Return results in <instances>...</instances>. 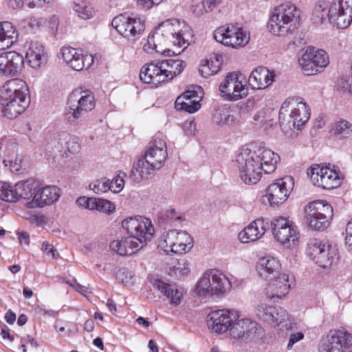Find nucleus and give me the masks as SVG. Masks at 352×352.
<instances>
[{"label":"nucleus","instance_id":"obj_1","mask_svg":"<svg viewBox=\"0 0 352 352\" xmlns=\"http://www.w3.org/2000/svg\"><path fill=\"white\" fill-rule=\"evenodd\" d=\"M328 19L338 28H346L352 22V0H334L329 6L324 0L318 1L313 8L311 20L320 25Z\"/></svg>","mask_w":352,"mask_h":352},{"label":"nucleus","instance_id":"obj_2","mask_svg":"<svg viewBox=\"0 0 352 352\" xmlns=\"http://www.w3.org/2000/svg\"><path fill=\"white\" fill-rule=\"evenodd\" d=\"M29 90L20 79L6 82L0 90V106L3 115L10 119L17 117L28 107Z\"/></svg>","mask_w":352,"mask_h":352},{"label":"nucleus","instance_id":"obj_3","mask_svg":"<svg viewBox=\"0 0 352 352\" xmlns=\"http://www.w3.org/2000/svg\"><path fill=\"white\" fill-rule=\"evenodd\" d=\"M155 30L160 47L172 45L184 50L192 40L190 27L176 19L163 21Z\"/></svg>","mask_w":352,"mask_h":352},{"label":"nucleus","instance_id":"obj_4","mask_svg":"<svg viewBox=\"0 0 352 352\" xmlns=\"http://www.w3.org/2000/svg\"><path fill=\"white\" fill-rule=\"evenodd\" d=\"M297 8L290 3H283L272 12L267 21L268 31L274 36L285 38L297 28Z\"/></svg>","mask_w":352,"mask_h":352},{"label":"nucleus","instance_id":"obj_5","mask_svg":"<svg viewBox=\"0 0 352 352\" xmlns=\"http://www.w3.org/2000/svg\"><path fill=\"white\" fill-rule=\"evenodd\" d=\"M310 118V111L307 104L301 98H289L282 104L278 119L282 124L287 125L291 129H298Z\"/></svg>","mask_w":352,"mask_h":352},{"label":"nucleus","instance_id":"obj_6","mask_svg":"<svg viewBox=\"0 0 352 352\" xmlns=\"http://www.w3.org/2000/svg\"><path fill=\"white\" fill-rule=\"evenodd\" d=\"M231 287L229 279L217 270L206 271L197 283L196 294L204 298L221 296Z\"/></svg>","mask_w":352,"mask_h":352},{"label":"nucleus","instance_id":"obj_7","mask_svg":"<svg viewBox=\"0 0 352 352\" xmlns=\"http://www.w3.org/2000/svg\"><path fill=\"white\" fill-rule=\"evenodd\" d=\"M333 208L324 200H316L304 208V219L313 230H323L328 227L333 217Z\"/></svg>","mask_w":352,"mask_h":352},{"label":"nucleus","instance_id":"obj_8","mask_svg":"<svg viewBox=\"0 0 352 352\" xmlns=\"http://www.w3.org/2000/svg\"><path fill=\"white\" fill-rule=\"evenodd\" d=\"M272 234L275 240L283 248L294 250L300 243V233L297 226L288 218L278 217L271 221Z\"/></svg>","mask_w":352,"mask_h":352},{"label":"nucleus","instance_id":"obj_9","mask_svg":"<svg viewBox=\"0 0 352 352\" xmlns=\"http://www.w3.org/2000/svg\"><path fill=\"white\" fill-rule=\"evenodd\" d=\"M159 247L167 254H182L192 249L193 239L184 230H170L162 234Z\"/></svg>","mask_w":352,"mask_h":352},{"label":"nucleus","instance_id":"obj_10","mask_svg":"<svg viewBox=\"0 0 352 352\" xmlns=\"http://www.w3.org/2000/svg\"><path fill=\"white\" fill-rule=\"evenodd\" d=\"M216 41L234 49L245 47L250 41V34L238 24L229 23L217 28L213 33Z\"/></svg>","mask_w":352,"mask_h":352},{"label":"nucleus","instance_id":"obj_11","mask_svg":"<svg viewBox=\"0 0 352 352\" xmlns=\"http://www.w3.org/2000/svg\"><path fill=\"white\" fill-rule=\"evenodd\" d=\"M314 185L323 189L331 190L340 186L342 177L335 166L315 164L307 172Z\"/></svg>","mask_w":352,"mask_h":352},{"label":"nucleus","instance_id":"obj_12","mask_svg":"<svg viewBox=\"0 0 352 352\" xmlns=\"http://www.w3.org/2000/svg\"><path fill=\"white\" fill-rule=\"evenodd\" d=\"M298 63L305 75H315L327 67L329 58L324 50L308 46L303 50Z\"/></svg>","mask_w":352,"mask_h":352},{"label":"nucleus","instance_id":"obj_13","mask_svg":"<svg viewBox=\"0 0 352 352\" xmlns=\"http://www.w3.org/2000/svg\"><path fill=\"white\" fill-rule=\"evenodd\" d=\"M69 119L77 120L96 107L94 94L89 90H75L67 100Z\"/></svg>","mask_w":352,"mask_h":352},{"label":"nucleus","instance_id":"obj_14","mask_svg":"<svg viewBox=\"0 0 352 352\" xmlns=\"http://www.w3.org/2000/svg\"><path fill=\"white\" fill-rule=\"evenodd\" d=\"M240 177L246 184H256L261 178V164H259L251 151L243 149L236 157Z\"/></svg>","mask_w":352,"mask_h":352},{"label":"nucleus","instance_id":"obj_15","mask_svg":"<svg viewBox=\"0 0 352 352\" xmlns=\"http://www.w3.org/2000/svg\"><path fill=\"white\" fill-rule=\"evenodd\" d=\"M111 24L121 36L128 40L140 37L145 30L144 20L140 17L126 14L115 16Z\"/></svg>","mask_w":352,"mask_h":352},{"label":"nucleus","instance_id":"obj_16","mask_svg":"<svg viewBox=\"0 0 352 352\" xmlns=\"http://www.w3.org/2000/svg\"><path fill=\"white\" fill-rule=\"evenodd\" d=\"M122 226L132 236L135 237L142 246L147 241L151 240L155 232L151 221L142 216L124 219L122 221Z\"/></svg>","mask_w":352,"mask_h":352},{"label":"nucleus","instance_id":"obj_17","mask_svg":"<svg viewBox=\"0 0 352 352\" xmlns=\"http://www.w3.org/2000/svg\"><path fill=\"white\" fill-rule=\"evenodd\" d=\"M238 319V312L234 309H223L213 311L208 315L207 324L214 333L221 335L229 331L233 322Z\"/></svg>","mask_w":352,"mask_h":352},{"label":"nucleus","instance_id":"obj_18","mask_svg":"<svg viewBox=\"0 0 352 352\" xmlns=\"http://www.w3.org/2000/svg\"><path fill=\"white\" fill-rule=\"evenodd\" d=\"M294 186L291 176H285L276 179L270 184L265 190V196L271 206L283 204L289 197Z\"/></svg>","mask_w":352,"mask_h":352},{"label":"nucleus","instance_id":"obj_19","mask_svg":"<svg viewBox=\"0 0 352 352\" xmlns=\"http://www.w3.org/2000/svg\"><path fill=\"white\" fill-rule=\"evenodd\" d=\"M61 56L64 62L72 69L81 71L89 69L94 63V57L91 54H83L70 46H64L60 50Z\"/></svg>","mask_w":352,"mask_h":352},{"label":"nucleus","instance_id":"obj_20","mask_svg":"<svg viewBox=\"0 0 352 352\" xmlns=\"http://www.w3.org/2000/svg\"><path fill=\"white\" fill-rule=\"evenodd\" d=\"M219 90L229 100H239L248 94V89L236 74H228L219 85Z\"/></svg>","mask_w":352,"mask_h":352},{"label":"nucleus","instance_id":"obj_21","mask_svg":"<svg viewBox=\"0 0 352 352\" xmlns=\"http://www.w3.org/2000/svg\"><path fill=\"white\" fill-rule=\"evenodd\" d=\"M351 340V334L344 329L331 331L322 338L319 352H343L346 343Z\"/></svg>","mask_w":352,"mask_h":352},{"label":"nucleus","instance_id":"obj_22","mask_svg":"<svg viewBox=\"0 0 352 352\" xmlns=\"http://www.w3.org/2000/svg\"><path fill=\"white\" fill-rule=\"evenodd\" d=\"M144 157L151 166L158 170L163 167L168 157L165 140L157 138L151 141L144 154Z\"/></svg>","mask_w":352,"mask_h":352},{"label":"nucleus","instance_id":"obj_23","mask_svg":"<svg viewBox=\"0 0 352 352\" xmlns=\"http://www.w3.org/2000/svg\"><path fill=\"white\" fill-rule=\"evenodd\" d=\"M268 229V220L258 218L239 232L238 239L242 243L255 242L262 238Z\"/></svg>","mask_w":352,"mask_h":352},{"label":"nucleus","instance_id":"obj_24","mask_svg":"<svg viewBox=\"0 0 352 352\" xmlns=\"http://www.w3.org/2000/svg\"><path fill=\"white\" fill-rule=\"evenodd\" d=\"M290 289L289 275L286 273H278L267 283L265 291L266 296L276 302L285 296Z\"/></svg>","mask_w":352,"mask_h":352},{"label":"nucleus","instance_id":"obj_25","mask_svg":"<svg viewBox=\"0 0 352 352\" xmlns=\"http://www.w3.org/2000/svg\"><path fill=\"white\" fill-rule=\"evenodd\" d=\"M60 197L59 189L54 186H47L39 188L37 185L36 192L33 199L26 206L30 208H42L56 201Z\"/></svg>","mask_w":352,"mask_h":352},{"label":"nucleus","instance_id":"obj_26","mask_svg":"<svg viewBox=\"0 0 352 352\" xmlns=\"http://www.w3.org/2000/svg\"><path fill=\"white\" fill-rule=\"evenodd\" d=\"M261 328L256 322L250 318H243L238 319L233 322L232 327L230 329V336L232 338L238 339L243 337L254 338L259 332Z\"/></svg>","mask_w":352,"mask_h":352},{"label":"nucleus","instance_id":"obj_27","mask_svg":"<svg viewBox=\"0 0 352 352\" xmlns=\"http://www.w3.org/2000/svg\"><path fill=\"white\" fill-rule=\"evenodd\" d=\"M276 77V74L274 71L259 67L251 72L248 82L253 89H264L275 81Z\"/></svg>","mask_w":352,"mask_h":352},{"label":"nucleus","instance_id":"obj_28","mask_svg":"<svg viewBox=\"0 0 352 352\" xmlns=\"http://www.w3.org/2000/svg\"><path fill=\"white\" fill-rule=\"evenodd\" d=\"M25 58L31 67L38 69L47 63V55L41 43L32 41L26 49Z\"/></svg>","mask_w":352,"mask_h":352},{"label":"nucleus","instance_id":"obj_29","mask_svg":"<svg viewBox=\"0 0 352 352\" xmlns=\"http://www.w3.org/2000/svg\"><path fill=\"white\" fill-rule=\"evenodd\" d=\"M253 155L259 164H261V169L266 174L273 173L280 160L279 155L265 147H259L252 151Z\"/></svg>","mask_w":352,"mask_h":352},{"label":"nucleus","instance_id":"obj_30","mask_svg":"<svg viewBox=\"0 0 352 352\" xmlns=\"http://www.w3.org/2000/svg\"><path fill=\"white\" fill-rule=\"evenodd\" d=\"M160 62L144 65L140 73V78L144 83L155 86L165 81Z\"/></svg>","mask_w":352,"mask_h":352},{"label":"nucleus","instance_id":"obj_31","mask_svg":"<svg viewBox=\"0 0 352 352\" xmlns=\"http://www.w3.org/2000/svg\"><path fill=\"white\" fill-rule=\"evenodd\" d=\"M143 246L138 239L131 235L121 239L113 240L110 243V249L120 256L131 254Z\"/></svg>","mask_w":352,"mask_h":352},{"label":"nucleus","instance_id":"obj_32","mask_svg":"<svg viewBox=\"0 0 352 352\" xmlns=\"http://www.w3.org/2000/svg\"><path fill=\"white\" fill-rule=\"evenodd\" d=\"M38 183L32 180L19 182L14 187L11 186L10 202H15L19 199H33L36 192Z\"/></svg>","mask_w":352,"mask_h":352},{"label":"nucleus","instance_id":"obj_33","mask_svg":"<svg viewBox=\"0 0 352 352\" xmlns=\"http://www.w3.org/2000/svg\"><path fill=\"white\" fill-rule=\"evenodd\" d=\"M175 107L177 110L193 113L198 111L201 107L199 97L195 94V91H187L177 97L175 102Z\"/></svg>","mask_w":352,"mask_h":352},{"label":"nucleus","instance_id":"obj_34","mask_svg":"<svg viewBox=\"0 0 352 352\" xmlns=\"http://www.w3.org/2000/svg\"><path fill=\"white\" fill-rule=\"evenodd\" d=\"M17 38L18 32L10 22L0 23V50L11 47Z\"/></svg>","mask_w":352,"mask_h":352},{"label":"nucleus","instance_id":"obj_35","mask_svg":"<svg viewBox=\"0 0 352 352\" xmlns=\"http://www.w3.org/2000/svg\"><path fill=\"white\" fill-rule=\"evenodd\" d=\"M154 288L162 293L173 305H177L181 302L182 294L175 285H170L160 279H155L153 282Z\"/></svg>","mask_w":352,"mask_h":352},{"label":"nucleus","instance_id":"obj_36","mask_svg":"<svg viewBox=\"0 0 352 352\" xmlns=\"http://www.w3.org/2000/svg\"><path fill=\"white\" fill-rule=\"evenodd\" d=\"M278 267V261L271 256L260 258L256 265L258 274L263 278H267L270 275L276 272Z\"/></svg>","mask_w":352,"mask_h":352},{"label":"nucleus","instance_id":"obj_37","mask_svg":"<svg viewBox=\"0 0 352 352\" xmlns=\"http://www.w3.org/2000/svg\"><path fill=\"white\" fill-rule=\"evenodd\" d=\"M165 81L173 79L182 72L186 67L185 63L179 59H167L160 61Z\"/></svg>","mask_w":352,"mask_h":352},{"label":"nucleus","instance_id":"obj_38","mask_svg":"<svg viewBox=\"0 0 352 352\" xmlns=\"http://www.w3.org/2000/svg\"><path fill=\"white\" fill-rule=\"evenodd\" d=\"M155 170L157 169L151 166L143 157L142 159L138 160L134 164L131 170V177L134 181L140 182L153 175Z\"/></svg>","mask_w":352,"mask_h":352},{"label":"nucleus","instance_id":"obj_39","mask_svg":"<svg viewBox=\"0 0 352 352\" xmlns=\"http://www.w3.org/2000/svg\"><path fill=\"white\" fill-rule=\"evenodd\" d=\"M6 72L9 76H15L21 72L23 67L24 60L22 55L16 52L6 53Z\"/></svg>","mask_w":352,"mask_h":352},{"label":"nucleus","instance_id":"obj_40","mask_svg":"<svg viewBox=\"0 0 352 352\" xmlns=\"http://www.w3.org/2000/svg\"><path fill=\"white\" fill-rule=\"evenodd\" d=\"M338 259V250L336 245L329 244L327 248L320 254V257L316 261L319 267L329 269Z\"/></svg>","mask_w":352,"mask_h":352},{"label":"nucleus","instance_id":"obj_41","mask_svg":"<svg viewBox=\"0 0 352 352\" xmlns=\"http://www.w3.org/2000/svg\"><path fill=\"white\" fill-rule=\"evenodd\" d=\"M219 56L214 54L209 58L202 60L199 65V73L204 78L216 74L220 69Z\"/></svg>","mask_w":352,"mask_h":352},{"label":"nucleus","instance_id":"obj_42","mask_svg":"<svg viewBox=\"0 0 352 352\" xmlns=\"http://www.w3.org/2000/svg\"><path fill=\"white\" fill-rule=\"evenodd\" d=\"M329 243L318 239H311L307 243L306 254L314 263L320 257V254L327 248Z\"/></svg>","mask_w":352,"mask_h":352},{"label":"nucleus","instance_id":"obj_43","mask_svg":"<svg viewBox=\"0 0 352 352\" xmlns=\"http://www.w3.org/2000/svg\"><path fill=\"white\" fill-rule=\"evenodd\" d=\"M273 318L270 324L280 327V329L288 330L291 328L287 311L282 307H274Z\"/></svg>","mask_w":352,"mask_h":352},{"label":"nucleus","instance_id":"obj_44","mask_svg":"<svg viewBox=\"0 0 352 352\" xmlns=\"http://www.w3.org/2000/svg\"><path fill=\"white\" fill-rule=\"evenodd\" d=\"M72 8L82 19H89L94 16V11L92 6L83 0H74Z\"/></svg>","mask_w":352,"mask_h":352},{"label":"nucleus","instance_id":"obj_45","mask_svg":"<svg viewBox=\"0 0 352 352\" xmlns=\"http://www.w3.org/2000/svg\"><path fill=\"white\" fill-rule=\"evenodd\" d=\"M59 141L62 146L67 148L72 153H77L80 149V144L76 137L63 133L59 135Z\"/></svg>","mask_w":352,"mask_h":352},{"label":"nucleus","instance_id":"obj_46","mask_svg":"<svg viewBox=\"0 0 352 352\" xmlns=\"http://www.w3.org/2000/svg\"><path fill=\"white\" fill-rule=\"evenodd\" d=\"M2 160L6 166H9L15 171H19L22 168V158L16 155L14 147L8 151Z\"/></svg>","mask_w":352,"mask_h":352},{"label":"nucleus","instance_id":"obj_47","mask_svg":"<svg viewBox=\"0 0 352 352\" xmlns=\"http://www.w3.org/2000/svg\"><path fill=\"white\" fill-rule=\"evenodd\" d=\"M164 47H165V46L160 47L158 45L155 30L153 32L149 34L147 38L143 41V50L147 53H153V52L162 53V52L165 51Z\"/></svg>","mask_w":352,"mask_h":352},{"label":"nucleus","instance_id":"obj_48","mask_svg":"<svg viewBox=\"0 0 352 352\" xmlns=\"http://www.w3.org/2000/svg\"><path fill=\"white\" fill-rule=\"evenodd\" d=\"M256 314L257 317L270 324L273 318L274 306L268 305L264 302H260L256 307Z\"/></svg>","mask_w":352,"mask_h":352},{"label":"nucleus","instance_id":"obj_49","mask_svg":"<svg viewBox=\"0 0 352 352\" xmlns=\"http://www.w3.org/2000/svg\"><path fill=\"white\" fill-rule=\"evenodd\" d=\"M333 131L341 138H347L352 133V124L346 120H340L335 123Z\"/></svg>","mask_w":352,"mask_h":352},{"label":"nucleus","instance_id":"obj_50","mask_svg":"<svg viewBox=\"0 0 352 352\" xmlns=\"http://www.w3.org/2000/svg\"><path fill=\"white\" fill-rule=\"evenodd\" d=\"M213 122L221 127L232 125L234 122L233 116L228 114L226 112L216 111L212 116Z\"/></svg>","mask_w":352,"mask_h":352},{"label":"nucleus","instance_id":"obj_51","mask_svg":"<svg viewBox=\"0 0 352 352\" xmlns=\"http://www.w3.org/2000/svg\"><path fill=\"white\" fill-rule=\"evenodd\" d=\"M93 210H97L105 214H110L115 211L116 206L114 204L109 200L95 197Z\"/></svg>","mask_w":352,"mask_h":352},{"label":"nucleus","instance_id":"obj_52","mask_svg":"<svg viewBox=\"0 0 352 352\" xmlns=\"http://www.w3.org/2000/svg\"><path fill=\"white\" fill-rule=\"evenodd\" d=\"M126 175L124 172H119L111 180H110V190L113 193L120 192L124 186Z\"/></svg>","mask_w":352,"mask_h":352},{"label":"nucleus","instance_id":"obj_53","mask_svg":"<svg viewBox=\"0 0 352 352\" xmlns=\"http://www.w3.org/2000/svg\"><path fill=\"white\" fill-rule=\"evenodd\" d=\"M110 179L101 178L89 184V188L96 194H102L110 190Z\"/></svg>","mask_w":352,"mask_h":352},{"label":"nucleus","instance_id":"obj_54","mask_svg":"<svg viewBox=\"0 0 352 352\" xmlns=\"http://www.w3.org/2000/svg\"><path fill=\"white\" fill-rule=\"evenodd\" d=\"M191 11L196 16H200L210 10L203 0H195L191 7Z\"/></svg>","mask_w":352,"mask_h":352},{"label":"nucleus","instance_id":"obj_55","mask_svg":"<svg viewBox=\"0 0 352 352\" xmlns=\"http://www.w3.org/2000/svg\"><path fill=\"white\" fill-rule=\"evenodd\" d=\"M10 185L0 181V199L10 202Z\"/></svg>","mask_w":352,"mask_h":352},{"label":"nucleus","instance_id":"obj_56","mask_svg":"<svg viewBox=\"0 0 352 352\" xmlns=\"http://www.w3.org/2000/svg\"><path fill=\"white\" fill-rule=\"evenodd\" d=\"M95 197H80L77 199L76 204L78 206L92 210Z\"/></svg>","mask_w":352,"mask_h":352},{"label":"nucleus","instance_id":"obj_57","mask_svg":"<svg viewBox=\"0 0 352 352\" xmlns=\"http://www.w3.org/2000/svg\"><path fill=\"white\" fill-rule=\"evenodd\" d=\"M345 242L348 250L352 253V220L346 225Z\"/></svg>","mask_w":352,"mask_h":352},{"label":"nucleus","instance_id":"obj_58","mask_svg":"<svg viewBox=\"0 0 352 352\" xmlns=\"http://www.w3.org/2000/svg\"><path fill=\"white\" fill-rule=\"evenodd\" d=\"M25 1L27 2L30 8H34L33 0H8L9 6L12 8L21 7Z\"/></svg>","mask_w":352,"mask_h":352},{"label":"nucleus","instance_id":"obj_59","mask_svg":"<svg viewBox=\"0 0 352 352\" xmlns=\"http://www.w3.org/2000/svg\"><path fill=\"white\" fill-rule=\"evenodd\" d=\"M176 270L177 272L179 273L180 275H188L190 271L189 263L186 261L179 262L178 263V267H177Z\"/></svg>","mask_w":352,"mask_h":352},{"label":"nucleus","instance_id":"obj_60","mask_svg":"<svg viewBox=\"0 0 352 352\" xmlns=\"http://www.w3.org/2000/svg\"><path fill=\"white\" fill-rule=\"evenodd\" d=\"M304 334L302 332H298L293 333L290 336V338L288 342L287 348L291 349L292 346L297 342L302 340Z\"/></svg>","mask_w":352,"mask_h":352},{"label":"nucleus","instance_id":"obj_61","mask_svg":"<svg viewBox=\"0 0 352 352\" xmlns=\"http://www.w3.org/2000/svg\"><path fill=\"white\" fill-rule=\"evenodd\" d=\"M42 250L47 255H50L53 258L56 257L55 252L56 250L54 249V246L49 243L43 242L42 244Z\"/></svg>","mask_w":352,"mask_h":352},{"label":"nucleus","instance_id":"obj_62","mask_svg":"<svg viewBox=\"0 0 352 352\" xmlns=\"http://www.w3.org/2000/svg\"><path fill=\"white\" fill-rule=\"evenodd\" d=\"M118 278L121 280L123 284H128L131 283L132 275L129 271H122L118 274Z\"/></svg>","mask_w":352,"mask_h":352},{"label":"nucleus","instance_id":"obj_63","mask_svg":"<svg viewBox=\"0 0 352 352\" xmlns=\"http://www.w3.org/2000/svg\"><path fill=\"white\" fill-rule=\"evenodd\" d=\"M58 23H59V19H58V17L56 16H52L49 19L48 25L53 33H54L57 30Z\"/></svg>","mask_w":352,"mask_h":352},{"label":"nucleus","instance_id":"obj_64","mask_svg":"<svg viewBox=\"0 0 352 352\" xmlns=\"http://www.w3.org/2000/svg\"><path fill=\"white\" fill-rule=\"evenodd\" d=\"M6 69H7L6 53H3L0 55V74L8 76Z\"/></svg>","mask_w":352,"mask_h":352}]
</instances>
